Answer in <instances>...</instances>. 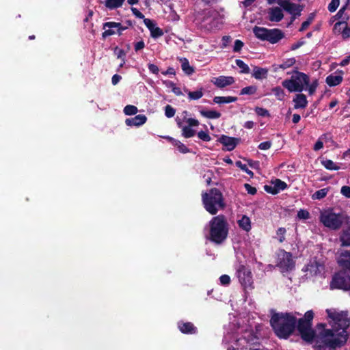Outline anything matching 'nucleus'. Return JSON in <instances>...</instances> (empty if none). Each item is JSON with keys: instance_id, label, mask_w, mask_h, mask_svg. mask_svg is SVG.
Segmentation results:
<instances>
[{"instance_id": "obj_1", "label": "nucleus", "mask_w": 350, "mask_h": 350, "mask_svg": "<svg viewBox=\"0 0 350 350\" xmlns=\"http://www.w3.org/2000/svg\"><path fill=\"white\" fill-rule=\"evenodd\" d=\"M326 313L331 328H327L324 323H319L316 326L318 332L316 334L312 327L314 315L312 310H308L303 317L297 319L296 328L303 340L312 342L315 338L317 350H336L343 347L348 340L347 329L350 326V318L347 311L327 309Z\"/></svg>"}, {"instance_id": "obj_2", "label": "nucleus", "mask_w": 350, "mask_h": 350, "mask_svg": "<svg viewBox=\"0 0 350 350\" xmlns=\"http://www.w3.org/2000/svg\"><path fill=\"white\" fill-rule=\"evenodd\" d=\"M296 324L297 318L291 312H273L270 319L274 334L282 339H287L293 334Z\"/></svg>"}, {"instance_id": "obj_3", "label": "nucleus", "mask_w": 350, "mask_h": 350, "mask_svg": "<svg viewBox=\"0 0 350 350\" xmlns=\"http://www.w3.org/2000/svg\"><path fill=\"white\" fill-rule=\"evenodd\" d=\"M209 233L208 239L217 245L222 244L227 239L229 224L224 215L213 217L208 222Z\"/></svg>"}, {"instance_id": "obj_4", "label": "nucleus", "mask_w": 350, "mask_h": 350, "mask_svg": "<svg viewBox=\"0 0 350 350\" xmlns=\"http://www.w3.org/2000/svg\"><path fill=\"white\" fill-rule=\"evenodd\" d=\"M202 200L205 210L213 215L226 207L223 194L217 188H211L207 192L203 193Z\"/></svg>"}, {"instance_id": "obj_5", "label": "nucleus", "mask_w": 350, "mask_h": 350, "mask_svg": "<svg viewBox=\"0 0 350 350\" xmlns=\"http://www.w3.org/2000/svg\"><path fill=\"white\" fill-rule=\"evenodd\" d=\"M309 82L310 77L308 75L294 70L291 79L284 80L282 85L289 92H301L309 85Z\"/></svg>"}, {"instance_id": "obj_6", "label": "nucleus", "mask_w": 350, "mask_h": 350, "mask_svg": "<svg viewBox=\"0 0 350 350\" xmlns=\"http://www.w3.org/2000/svg\"><path fill=\"white\" fill-rule=\"evenodd\" d=\"M253 33L258 39L262 41H267L271 44H276L284 38V33L277 28L267 29L255 26L253 28Z\"/></svg>"}, {"instance_id": "obj_7", "label": "nucleus", "mask_w": 350, "mask_h": 350, "mask_svg": "<svg viewBox=\"0 0 350 350\" xmlns=\"http://www.w3.org/2000/svg\"><path fill=\"white\" fill-rule=\"evenodd\" d=\"M349 217L342 213L325 212L320 215L321 222L327 228L337 230L340 228L344 221H348Z\"/></svg>"}, {"instance_id": "obj_8", "label": "nucleus", "mask_w": 350, "mask_h": 350, "mask_svg": "<svg viewBox=\"0 0 350 350\" xmlns=\"http://www.w3.org/2000/svg\"><path fill=\"white\" fill-rule=\"evenodd\" d=\"M201 16L202 27L208 31L219 28L218 12L213 9H204L199 13Z\"/></svg>"}, {"instance_id": "obj_9", "label": "nucleus", "mask_w": 350, "mask_h": 350, "mask_svg": "<svg viewBox=\"0 0 350 350\" xmlns=\"http://www.w3.org/2000/svg\"><path fill=\"white\" fill-rule=\"evenodd\" d=\"M295 261L293 259L292 254L281 249L277 254L276 266L282 272H288L295 268Z\"/></svg>"}, {"instance_id": "obj_10", "label": "nucleus", "mask_w": 350, "mask_h": 350, "mask_svg": "<svg viewBox=\"0 0 350 350\" xmlns=\"http://www.w3.org/2000/svg\"><path fill=\"white\" fill-rule=\"evenodd\" d=\"M330 288L350 291V275L343 271L334 273L330 282Z\"/></svg>"}, {"instance_id": "obj_11", "label": "nucleus", "mask_w": 350, "mask_h": 350, "mask_svg": "<svg viewBox=\"0 0 350 350\" xmlns=\"http://www.w3.org/2000/svg\"><path fill=\"white\" fill-rule=\"evenodd\" d=\"M236 274L240 284L245 289H253L254 288L252 274L248 267L242 264L239 265L236 270Z\"/></svg>"}, {"instance_id": "obj_12", "label": "nucleus", "mask_w": 350, "mask_h": 350, "mask_svg": "<svg viewBox=\"0 0 350 350\" xmlns=\"http://www.w3.org/2000/svg\"><path fill=\"white\" fill-rule=\"evenodd\" d=\"M278 3L287 12L294 16H300L301 5L292 3L290 0H278Z\"/></svg>"}, {"instance_id": "obj_13", "label": "nucleus", "mask_w": 350, "mask_h": 350, "mask_svg": "<svg viewBox=\"0 0 350 350\" xmlns=\"http://www.w3.org/2000/svg\"><path fill=\"white\" fill-rule=\"evenodd\" d=\"M273 185H265L264 189L266 192L275 195L281 191H284L288 188V185L280 179L276 178L272 182Z\"/></svg>"}, {"instance_id": "obj_14", "label": "nucleus", "mask_w": 350, "mask_h": 350, "mask_svg": "<svg viewBox=\"0 0 350 350\" xmlns=\"http://www.w3.org/2000/svg\"><path fill=\"white\" fill-rule=\"evenodd\" d=\"M241 141L240 138L229 137L221 135L217 139V142L226 147V150H233Z\"/></svg>"}, {"instance_id": "obj_15", "label": "nucleus", "mask_w": 350, "mask_h": 350, "mask_svg": "<svg viewBox=\"0 0 350 350\" xmlns=\"http://www.w3.org/2000/svg\"><path fill=\"white\" fill-rule=\"evenodd\" d=\"M337 262L345 271H347L350 273V250L342 251L339 255Z\"/></svg>"}, {"instance_id": "obj_16", "label": "nucleus", "mask_w": 350, "mask_h": 350, "mask_svg": "<svg viewBox=\"0 0 350 350\" xmlns=\"http://www.w3.org/2000/svg\"><path fill=\"white\" fill-rule=\"evenodd\" d=\"M178 327L185 334H195L198 331L197 327L191 322L180 321L178 323Z\"/></svg>"}, {"instance_id": "obj_17", "label": "nucleus", "mask_w": 350, "mask_h": 350, "mask_svg": "<svg viewBox=\"0 0 350 350\" xmlns=\"http://www.w3.org/2000/svg\"><path fill=\"white\" fill-rule=\"evenodd\" d=\"M234 79L231 76H219L215 78L214 84L219 88H224L226 86L230 85L234 83Z\"/></svg>"}, {"instance_id": "obj_18", "label": "nucleus", "mask_w": 350, "mask_h": 350, "mask_svg": "<svg viewBox=\"0 0 350 350\" xmlns=\"http://www.w3.org/2000/svg\"><path fill=\"white\" fill-rule=\"evenodd\" d=\"M147 121V117L144 114H139L135 116L134 118H127L125 120V123L127 126H139L143 125Z\"/></svg>"}, {"instance_id": "obj_19", "label": "nucleus", "mask_w": 350, "mask_h": 350, "mask_svg": "<svg viewBox=\"0 0 350 350\" xmlns=\"http://www.w3.org/2000/svg\"><path fill=\"white\" fill-rule=\"evenodd\" d=\"M295 109H304L308 105L306 96L304 94H297L293 98Z\"/></svg>"}, {"instance_id": "obj_20", "label": "nucleus", "mask_w": 350, "mask_h": 350, "mask_svg": "<svg viewBox=\"0 0 350 350\" xmlns=\"http://www.w3.org/2000/svg\"><path fill=\"white\" fill-rule=\"evenodd\" d=\"M339 240L340 246L350 247V227L342 230L339 236Z\"/></svg>"}, {"instance_id": "obj_21", "label": "nucleus", "mask_w": 350, "mask_h": 350, "mask_svg": "<svg viewBox=\"0 0 350 350\" xmlns=\"http://www.w3.org/2000/svg\"><path fill=\"white\" fill-rule=\"evenodd\" d=\"M284 18V14L281 8L278 7L273 8L270 10L269 19L272 22H280Z\"/></svg>"}, {"instance_id": "obj_22", "label": "nucleus", "mask_w": 350, "mask_h": 350, "mask_svg": "<svg viewBox=\"0 0 350 350\" xmlns=\"http://www.w3.org/2000/svg\"><path fill=\"white\" fill-rule=\"evenodd\" d=\"M269 70L265 68H260L258 66H254L253 68V72L252 76L256 79L262 80L267 79L268 75Z\"/></svg>"}, {"instance_id": "obj_23", "label": "nucleus", "mask_w": 350, "mask_h": 350, "mask_svg": "<svg viewBox=\"0 0 350 350\" xmlns=\"http://www.w3.org/2000/svg\"><path fill=\"white\" fill-rule=\"evenodd\" d=\"M106 28H117V33L119 36L122 34V31L126 30L128 27L123 26L120 23L117 22H106L103 25V29H105Z\"/></svg>"}, {"instance_id": "obj_24", "label": "nucleus", "mask_w": 350, "mask_h": 350, "mask_svg": "<svg viewBox=\"0 0 350 350\" xmlns=\"http://www.w3.org/2000/svg\"><path fill=\"white\" fill-rule=\"evenodd\" d=\"M327 84L330 87L339 85L342 81V75H329L326 77Z\"/></svg>"}, {"instance_id": "obj_25", "label": "nucleus", "mask_w": 350, "mask_h": 350, "mask_svg": "<svg viewBox=\"0 0 350 350\" xmlns=\"http://www.w3.org/2000/svg\"><path fill=\"white\" fill-rule=\"evenodd\" d=\"M341 26H344L343 30L342 31V36L344 39L350 38V27L347 25V22L346 21H339L336 23L334 25V29H337L339 28L340 29Z\"/></svg>"}, {"instance_id": "obj_26", "label": "nucleus", "mask_w": 350, "mask_h": 350, "mask_svg": "<svg viewBox=\"0 0 350 350\" xmlns=\"http://www.w3.org/2000/svg\"><path fill=\"white\" fill-rule=\"evenodd\" d=\"M296 62V60L294 57L289 58L286 59L282 62L281 64H274L273 65V67L274 68V71H277L279 68H281L282 70H285L288 68H290L293 66Z\"/></svg>"}, {"instance_id": "obj_27", "label": "nucleus", "mask_w": 350, "mask_h": 350, "mask_svg": "<svg viewBox=\"0 0 350 350\" xmlns=\"http://www.w3.org/2000/svg\"><path fill=\"white\" fill-rule=\"evenodd\" d=\"M237 97L236 96H215L213 98V102L217 104H225V103H234L237 100Z\"/></svg>"}, {"instance_id": "obj_28", "label": "nucleus", "mask_w": 350, "mask_h": 350, "mask_svg": "<svg viewBox=\"0 0 350 350\" xmlns=\"http://www.w3.org/2000/svg\"><path fill=\"white\" fill-rule=\"evenodd\" d=\"M239 226L246 232H249L251 230V221L250 219L243 215L240 220L238 221Z\"/></svg>"}, {"instance_id": "obj_29", "label": "nucleus", "mask_w": 350, "mask_h": 350, "mask_svg": "<svg viewBox=\"0 0 350 350\" xmlns=\"http://www.w3.org/2000/svg\"><path fill=\"white\" fill-rule=\"evenodd\" d=\"M125 0H105V5L109 10H113L122 5Z\"/></svg>"}, {"instance_id": "obj_30", "label": "nucleus", "mask_w": 350, "mask_h": 350, "mask_svg": "<svg viewBox=\"0 0 350 350\" xmlns=\"http://www.w3.org/2000/svg\"><path fill=\"white\" fill-rule=\"evenodd\" d=\"M200 114L206 118L209 119H217L221 117V113L215 110H209V111H205V110H201L200 111Z\"/></svg>"}, {"instance_id": "obj_31", "label": "nucleus", "mask_w": 350, "mask_h": 350, "mask_svg": "<svg viewBox=\"0 0 350 350\" xmlns=\"http://www.w3.org/2000/svg\"><path fill=\"white\" fill-rule=\"evenodd\" d=\"M321 163L324 167L329 170H338L340 169V167L330 159H323Z\"/></svg>"}, {"instance_id": "obj_32", "label": "nucleus", "mask_w": 350, "mask_h": 350, "mask_svg": "<svg viewBox=\"0 0 350 350\" xmlns=\"http://www.w3.org/2000/svg\"><path fill=\"white\" fill-rule=\"evenodd\" d=\"M181 68L184 72L187 75H191L194 72V69L189 65V61L186 58L183 59Z\"/></svg>"}, {"instance_id": "obj_33", "label": "nucleus", "mask_w": 350, "mask_h": 350, "mask_svg": "<svg viewBox=\"0 0 350 350\" xmlns=\"http://www.w3.org/2000/svg\"><path fill=\"white\" fill-rule=\"evenodd\" d=\"M329 190V187L319 189L312 196V198L313 200H321L327 196Z\"/></svg>"}, {"instance_id": "obj_34", "label": "nucleus", "mask_w": 350, "mask_h": 350, "mask_svg": "<svg viewBox=\"0 0 350 350\" xmlns=\"http://www.w3.org/2000/svg\"><path fill=\"white\" fill-rule=\"evenodd\" d=\"M272 92L278 100H284L286 94L284 90L280 86H276L272 88Z\"/></svg>"}, {"instance_id": "obj_35", "label": "nucleus", "mask_w": 350, "mask_h": 350, "mask_svg": "<svg viewBox=\"0 0 350 350\" xmlns=\"http://www.w3.org/2000/svg\"><path fill=\"white\" fill-rule=\"evenodd\" d=\"M236 65L241 69L240 72L243 74H248L250 72V69L247 64H246L241 59H236L235 61Z\"/></svg>"}, {"instance_id": "obj_36", "label": "nucleus", "mask_w": 350, "mask_h": 350, "mask_svg": "<svg viewBox=\"0 0 350 350\" xmlns=\"http://www.w3.org/2000/svg\"><path fill=\"white\" fill-rule=\"evenodd\" d=\"M196 131L191 127L184 126L182 129V135L185 138H190L195 135Z\"/></svg>"}, {"instance_id": "obj_37", "label": "nucleus", "mask_w": 350, "mask_h": 350, "mask_svg": "<svg viewBox=\"0 0 350 350\" xmlns=\"http://www.w3.org/2000/svg\"><path fill=\"white\" fill-rule=\"evenodd\" d=\"M347 8V4H345L339 10V11L337 12V14L336 15V17L338 19H342V21L347 22V21L349 20V16L345 13V10H346Z\"/></svg>"}, {"instance_id": "obj_38", "label": "nucleus", "mask_w": 350, "mask_h": 350, "mask_svg": "<svg viewBox=\"0 0 350 350\" xmlns=\"http://www.w3.org/2000/svg\"><path fill=\"white\" fill-rule=\"evenodd\" d=\"M187 94L190 100H198L203 96L202 88L193 92L188 91Z\"/></svg>"}, {"instance_id": "obj_39", "label": "nucleus", "mask_w": 350, "mask_h": 350, "mask_svg": "<svg viewBox=\"0 0 350 350\" xmlns=\"http://www.w3.org/2000/svg\"><path fill=\"white\" fill-rule=\"evenodd\" d=\"M256 91H257L256 86H254V85L247 86V87L243 88L241 90L240 95H245V94L252 95V94H254L256 92Z\"/></svg>"}, {"instance_id": "obj_40", "label": "nucleus", "mask_w": 350, "mask_h": 350, "mask_svg": "<svg viewBox=\"0 0 350 350\" xmlns=\"http://www.w3.org/2000/svg\"><path fill=\"white\" fill-rule=\"evenodd\" d=\"M123 111L126 115L132 116L136 114L138 110L137 107L131 105H128L124 107Z\"/></svg>"}, {"instance_id": "obj_41", "label": "nucleus", "mask_w": 350, "mask_h": 350, "mask_svg": "<svg viewBox=\"0 0 350 350\" xmlns=\"http://www.w3.org/2000/svg\"><path fill=\"white\" fill-rule=\"evenodd\" d=\"M174 146L176 147L178 151L181 153L185 154L190 152L189 149L179 140L176 141Z\"/></svg>"}, {"instance_id": "obj_42", "label": "nucleus", "mask_w": 350, "mask_h": 350, "mask_svg": "<svg viewBox=\"0 0 350 350\" xmlns=\"http://www.w3.org/2000/svg\"><path fill=\"white\" fill-rule=\"evenodd\" d=\"M318 85H319L318 80L315 79L311 83H309V85L308 86H306L305 90L307 89L308 91V94L310 95H312L316 92Z\"/></svg>"}, {"instance_id": "obj_43", "label": "nucleus", "mask_w": 350, "mask_h": 350, "mask_svg": "<svg viewBox=\"0 0 350 350\" xmlns=\"http://www.w3.org/2000/svg\"><path fill=\"white\" fill-rule=\"evenodd\" d=\"M236 166L239 167L242 171L245 172L246 174L250 175V176H254V173L252 170H249L245 164L242 163L241 161H237L235 163Z\"/></svg>"}, {"instance_id": "obj_44", "label": "nucleus", "mask_w": 350, "mask_h": 350, "mask_svg": "<svg viewBox=\"0 0 350 350\" xmlns=\"http://www.w3.org/2000/svg\"><path fill=\"white\" fill-rule=\"evenodd\" d=\"M254 111L256 113L261 117H269L270 113L269 111L265 108L260 107H256L254 109Z\"/></svg>"}, {"instance_id": "obj_45", "label": "nucleus", "mask_w": 350, "mask_h": 350, "mask_svg": "<svg viewBox=\"0 0 350 350\" xmlns=\"http://www.w3.org/2000/svg\"><path fill=\"white\" fill-rule=\"evenodd\" d=\"M286 232V230L285 228L280 227L276 231V234L278 236V239L280 243H282L285 240V234Z\"/></svg>"}, {"instance_id": "obj_46", "label": "nucleus", "mask_w": 350, "mask_h": 350, "mask_svg": "<svg viewBox=\"0 0 350 350\" xmlns=\"http://www.w3.org/2000/svg\"><path fill=\"white\" fill-rule=\"evenodd\" d=\"M150 35L153 38H158L163 35V31L160 27H155L150 31Z\"/></svg>"}, {"instance_id": "obj_47", "label": "nucleus", "mask_w": 350, "mask_h": 350, "mask_svg": "<svg viewBox=\"0 0 350 350\" xmlns=\"http://www.w3.org/2000/svg\"><path fill=\"white\" fill-rule=\"evenodd\" d=\"M176 113V109L170 105H167L165 107V115L167 118H172Z\"/></svg>"}, {"instance_id": "obj_48", "label": "nucleus", "mask_w": 350, "mask_h": 350, "mask_svg": "<svg viewBox=\"0 0 350 350\" xmlns=\"http://www.w3.org/2000/svg\"><path fill=\"white\" fill-rule=\"evenodd\" d=\"M198 137L204 142H210L211 137L207 132L200 131L198 133Z\"/></svg>"}, {"instance_id": "obj_49", "label": "nucleus", "mask_w": 350, "mask_h": 350, "mask_svg": "<svg viewBox=\"0 0 350 350\" xmlns=\"http://www.w3.org/2000/svg\"><path fill=\"white\" fill-rule=\"evenodd\" d=\"M340 4V0H332L328 5V10L330 12H334L336 10Z\"/></svg>"}, {"instance_id": "obj_50", "label": "nucleus", "mask_w": 350, "mask_h": 350, "mask_svg": "<svg viewBox=\"0 0 350 350\" xmlns=\"http://www.w3.org/2000/svg\"><path fill=\"white\" fill-rule=\"evenodd\" d=\"M114 53L117 55L118 59H126V52L123 49H120L118 46L114 48Z\"/></svg>"}, {"instance_id": "obj_51", "label": "nucleus", "mask_w": 350, "mask_h": 350, "mask_svg": "<svg viewBox=\"0 0 350 350\" xmlns=\"http://www.w3.org/2000/svg\"><path fill=\"white\" fill-rule=\"evenodd\" d=\"M219 281L221 285L228 286L230 283V277L228 275L224 274L219 277Z\"/></svg>"}, {"instance_id": "obj_52", "label": "nucleus", "mask_w": 350, "mask_h": 350, "mask_svg": "<svg viewBox=\"0 0 350 350\" xmlns=\"http://www.w3.org/2000/svg\"><path fill=\"white\" fill-rule=\"evenodd\" d=\"M297 217L299 219H307L310 218V213L307 210L300 209L297 212Z\"/></svg>"}, {"instance_id": "obj_53", "label": "nucleus", "mask_w": 350, "mask_h": 350, "mask_svg": "<svg viewBox=\"0 0 350 350\" xmlns=\"http://www.w3.org/2000/svg\"><path fill=\"white\" fill-rule=\"evenodd\" d=\"M144 23L146 26V27L149 29L150 31L151 30H152L154 29V27H156L155 23L149 18H145L144 19Z\"/></svg>"}, {"instance_id": "obj_54", "label": "nucleus", "mask_w": 350, "mask_h": 350, "mask_svg": "<svg viewBox=\"0 0 350 350\" xmlns=\"http://www.w3.org/2000/svg\"><path fill=\"white\" fill-rule=\"evenodd\" d=\"M244 188L245 189V190L247 191V192L249 194L255 195L257 193L256 188L254 187H252V185H250L248 183L244 184Z\"/></svg>"}, {"instance_id": "obj_55", "label": "nucleus", "mask_w": 350, "mask_h": 350, "mask_svg": "<svg viewBox=\"0 0 350 350\" xmlns=\"http://www.w3.org/2000/svg\"><path fill=\"white\" fill-rule=\"evenodd\" d=\"M244 43L240 40H236L233 47L234 52H239L243 48Z\"/></svg>"}, {"instance_id": "obj_56", "label": "nucleus", "mask_w": 350, "mask_h": 350, "mask_svg": "<svg viewBox=\"0 0 350 350\" xmlns=\"http://www.w3.org/2000/svg\"><path fill=\"white\" fill-rule=\"evenodd\" d=\"M271 142L270 141H266V142H261L259 145H258V148L260 149V150H268L271 148Z\"/></svg>"}, {"instance_id": "obj_57", "label": "nucleus", "mask_w": 350, "mask_h": 350, "mask_svg": "<svg viewBox=\"0 0 350 350\" xmlns=\"http://www.w3.org/2000/svg\"><path fill=\"white\" fill-rule=\"evenodd\" d=\"M148 68L149 71L154 75H158L159 72V67L154 64H148Z\"/></svg>"}, {"instance_id": "obj_58", "label": "nucleus", "mask_w": 350, "mask_h": 350, "mask_svg": "<svg viewBox=\"0 0 350 350\" xmlns=\"http://www.w3.org/2000/svg\"><path fill=\"white\" fill-rule=\"evenodd\" d=\"M340 193L346 198H350V187L342 186L340 190Z\"/></svg>"}, {"instance_id": "obj_59", "label": "nucleus", "mask_w": 350, "mask_h": 350, "mask_svg": "<svg viewBox=\"0 0 350 350\" xmlns=\"http://www.w3.org/2000/svg\"><path fill=\"white\" fill-rule=\"evenodd\" d=\"M186 122L188 124V126L190 127L198 126L199 125L198 120L191 118H187Z\"/></svg>"}, {"instance_id": "obj_60", "label": "nucleus", "mask_w": 350, "mask_h": 350, "mask_svg": "<svg viewBox=\"0 0 350 350\" xmlns=\"http://www.w3.org/2000/svg\"><path fill=\"white\" fill-rule=\"evenodd\" d=\"M116 31L113 28H109L108 29H105V31L102 33V37L103 39H105L107 37L114 35Z\"/></svg>"}, {"instance_id": "obj_61", "label": "nucleus", "mask_w": 350, "mask_h": 350, "mask_svg": "<svg viewBox=\"0 0 350 350\" xmlns=\"http://www.w3.org/2000/svg\"><path fill=\"white\" fill-rule=\"evenodd\" d=\"M131 11H132V13L133 14V15L135 16L137 18H142V19L145 18L144 15L140 11H139L137 8L132 7Z\"/></svg>"}, {"instance_id": "obj_62", "label": "nucleus", "mask_w": 350, "mask_h": 350, "mask_svg": "<svg viewBox=\"0 0 350 350\" xmlns=\"http://www.w3.org/2000/svg\"><path fill=\"white\" fill-rule=\"evenodd\" d=\"M304 44H305V41L300 40L298 42H297L291 45V51L297 50V49H299V47L303 46Z\"/></svg>"}, {"instance_id": "obj_63", "label": "nucleus", "mask_w": 350, "mask_h": 350, "mask_svg": "<svg viewBox=\"0 0 350 350\" xmlns=\"http://www.w3.org/2000/svg\"><path fill=\"white\" fill-rule=\"evenodd\" d=\"M145 47V43L143 40H140L136 42L134 45L135 51H138L143 49Z\"/></svg>"}, {"instance_id": "obj_64", "label": "nucleus", "mask_w": 350, "mask_h": 350, "mask_svg": "<svg viewBox=\"0 0 350 350\" xmlns=\"http://www.w3.org/2000/svg\"><path fill=\"white\" fill-rule=\"evenodd\" d=\"M122 77L118 74H115L111 78V83L113 85H117L121 80Z\"/></svg>"}]
</instances>
